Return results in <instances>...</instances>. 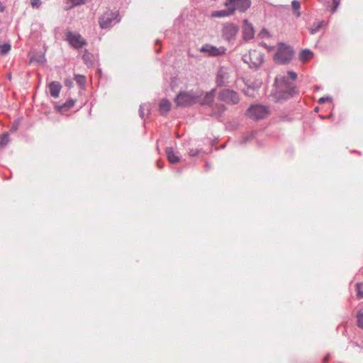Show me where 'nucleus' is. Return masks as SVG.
Wrapping results in <instances>:
<instances>
[{
    "label": "nucleus",
    "instance_id": "9b49d317",
    "mask_svg": "<svg viewBox=\"0 0 363 363\" xmlns=\"http://www.w3.org/2000/svg\"><path fill=\"white\" fill-rule=\"evenodd\" d=\"M243 37L246 40L252 39L255 35L254 28L247 20H244L242 28Z\"/></svg>",
    "mask_w": 363,
    "mask_h": 363
},
{
    "label": "nucleus",
    "instance_id": "aec40b11",
    "mask_svg": "<svg viewBox=\"0 0 363 363\" xmlns=\"http://www.w3.org/2000/svg\"><path fill=\"white\" fill-rule=\"evenodd\" d=\"M11 50L9 43L0 44V55H6Z\"/></svg>",
    "mask_w": 363,
    "mask_h": 363
},
{
    "label": "nucleus",
    "instance_id": "ddd939ff",
    "mask_svg": "<svg viewBox=\"0 0 363 363\" xmlns=\"http://www.w3.org/2000/svg\"><path fill=\"white\" fill-rule=\"evenodd\" d=\"M48 88L50 90V95L56 99L59 97L62 86L58 82H52L49 84Z\"/></svg>",
    "mask_w": 363,
    "mask_h": 363
},
{
    "label": "nucleus",
    "instance_id": "6ab92c4d",
    "mask_svg": "<svg viewBox=\"0 0 363 363\" xmlns=\"http://www.w3.org/2000/svg\"><path fill=\"white\" fill-rule=\"evenodd\" d=\"M291 6H292V8H293L296 16L299 17L301 16V13L299 11V9L301 8L300 2L296 0H294L292 1Z\"/></svg>",
    "mask_w": 363,
    "mask_h": 363
},
{
    "label": "nucleus",
    "instance_id": "cd10ccee",
    "mask_svg": "<svg viewBox=\"0 0 363 363\" xmlns=\"http://www.w3.org/2000/svg\"><path fill=\"white\" fill-rule=\"evenodd\" d=\"M288 75L290 77V78L295 81L297 78V74L296 73L294 72H288Z\"/></svg>",
    "mask_w": 363,
    "mask_h": 363
},
{
    "label": "nucleus",
    "instance_id": "bb28decb",
    "mask_svg": "<svg viewBox=\"0 0 363 363\" xmlns=\"http://www.w3.org/2000/svg\"><path fill=\"white\" fill-rule=\"evenodd\" d=\"M333 7L330 9V11L332 13H334L337 10V8L339 6L340 3L337 0H333Z\"/></svg>",
    "mask_w": 363,
    "mask_h": 363
},
{
    "label": "nucleus",
    "instance_id": "4be33fe9",
    "mask_svg": "<svg viewBox=\"0 0 363 363\" xmlns=\"http://www.w3.org/2000/svg\"><path fill=\"white\" fill-rule=\"evenodd\" d=\"M9 141V135L7 133H4L0 136V145L1 147L6 146Z\"/></svg>",
    "mask_w": 363,
    "mask_h": 363
},
{
    "label": "nucleus",
    "instance_id": "2eb2a0df",
    "mask_svg": "<svg viewBox=\"0 0 363 363\" xmlns=\"http://www.w3.org/2000/svg\"><path fill=\"white\" fill-rule=\"evenodd\" d=\"M74 104H75L74 100L69 99V100L67 101L65 104H63L62 105L56 106V108H57V110L60 112L64 113V112H66L68 110H69L72 107H73Z\"/></svg>",
    "mask_w": 363,
    "mask_h": 363
},
{
    "label": "nucleus",
    "instance_id": "0eeeda50",
    "mask_svg": "<svg viewBox=\"0 0 363 363\" xmlns=\"http://www.w3.org/2000/svg\"><path fill=\"white\" fill-rule=\"evenodd\" d=\"M218 98L228 104H237L240 101L238 93L230 89L222 90L219 92Z\"/></svg>",
    "mask_w": 363,
    "mask_h": 363
},
{
    "label": "nucleus",
    "instance_id": "20e7f679",
    "mask_svg": "<svg viewBox=\"0 0 363 363\" xmlns=\"http://www.w3.org/2000/svg\"><path fill=\"white\" fill-rule=\"evenodd\" d=\"M247 114L254 120H260L269 116V110L264 106L254 105L247 109Z\"/></svg>",
    "mask_w": 363,
    "mask_h": 363
},
{
    "label": "nucleus",
    "instance_id": "4468645a",
    "mask_svg": "<svg viewBox=\"0 0 363 363\" xmlns=\"http://www.w3.org/2000/svg\"><path fill=\"white\" fill-rule=\"evenodd\" d=\"M171 108V103L167 99H162L159 104V110L162 114L167 113Z\"/></svg>",
    "mask_w": 363,
    "mask_h": 363
},
{
    "label": "nucleus",
    "instance_id": "c756f323",
    "mask_svg": "<svg viewBox=\"0 0 363 363\" xmlns=\"http://www.w3.org/2000/svg\"><path fill=\"white\" fill-rule=\"evenodd\" d=\"M321 24H322V23H320L316 28H314V29L311 28V33L312 34L315 33L318 30V28L320 27Z\"/></svg>",
    "mask_w": 363,
    "mask_h": 363
},
{
    "label": "nucleus",
    "instance_id": "f03ea898",
    "mask_svg": "<svg viewBox=\"0 0 363 363\" xmlns=\"http://www.w3.org/2000/svg\"><path fill=\"white\" fill-rule=\"evenodd\" d=\"M120 21L119 12L118 11L107 9L99 18V24L101 29H106L112 26L113 23H118Z\"/></svg>",
    "mask_w": 363,
    "mask_h": 363
},
{
    "label": "nucleus",
    "instance_id": "f8f14e48",
    "mask_svg": "<svg viewBox=\"0 0 363 363\" xmlns=\"http://www.w3.org/2000/svg\"><path fill=\"white\" fill-rule=\"evenodd\" d=\"M228 78L229 74L226 69L224 68L220 69L218 72L216 78L217 85L220 86L225 85L227 83L229 82Z\"/></svg>",
    "mask_w": 363,
    "mask_h": 363
},
{
    "label": "nucleus",
    "instance_id": "a878e982",
    "mask_svg": "<svg viewBox=\"0 0 363 363\" xmlns=\"http://www.w3.org/2000/svg\"><path fill=\"white\" fill-rule=\"evenodd\" d=\"M91 0H74L73 2V6H79L81 4H85L89 2Z\"/></svg>",
    "mask_w": 363,
    "mask_h": 363
},
{
    "label": "nucleus",
    "instance_id": "393cba45",
    "mask_svg": "<svg viewBox=\"0 0 363 363\" xmlns=\"http://www.w3.org/2000/svg\"><path fill=\"white\" fill-rule=\"evenodd\" d=\"M30 4L33 8H38L41 5L40 0H30Z\"/></svg>",
    "mask_w": 363,
    "mask_h": 363
},
{
    "label": "nucleus",
    "instance_id": "a211bd4d",
    "mask_svg": "<svg viewBox=\"0 0 363 363\" xmlns=\"http://www.w3.org/2000/svg\"><path fill=\"white\" fill-rule=\"evenodd\" d=\"M215 96V90H212L210 92H207L201 103L202 105L211 104L214 99Z\"/></svg>",
    "mask_w": 363,
    "mask_h": 363
},
{
    "label": "nucleus",
    "instance_id": "dca6fc26",
    "mask_svg": "<svg viewBox=\"0 0 363 363\" xmlns=\"http://www.w3.org/2000/svg\"><path fill=\"white\" fill-rule=\"evenodd\" d=\"M166 154L168 160L171 163H177L179 162V157L175 155L172 147H167L166 149Z\"/></svg>",
    "mask_w": 363,
    "mask_h": 363
},
{
    "label": "nucleus",
    "instance_id": "6e6552de",
    "mask_svg": "<svg viewBox=\"0 0 363 363\" xmlns=\"http://www.w3.org/2000/svg\"><path fill=\"white\" fill-rule=\"evenodd\" d=\"M67 39L69 44L75 48H80L86 44V41L79 33L67 32Z\"/></svg>",
    "mask_w": 363,
    "mask_h": 363
},
{
    "label": "nucleus",
    "instance_id": "423d86ee",
    "mask_svg": "<svg viewBox=\"0 0 363 363\" xmlns=\"http://www.w3.org/2000/svg\"><path fill=\"white\" fill-rule=\"evenodd\" d=\"M245 61L251 67H258L262 64L264 57L261 52L252 50L249 52L248 56H245Z\"/></svg>",
    "mask_w": 363,
    "mask_h": 363
},
{
    "label": "nucleus",
    "instance_id": "1a4fd4ad",
    "mask_svg": "<svg viewBox=\"0 0 363 363\" xmlns=\"http://www.w3.org/2000/svg\"><path fill=\"white\" fill-rule=\"evenodd\" d=\"M238 32V27L234 23H226L223 28V36L228 40L233 39Z\"/></svg>",
    "mask_w": 363,
    "mask_h": 363
},
{
    "label": "nucleus",
    "instance_id": "39448f33",
    "mask_svg": "<svg viewBox=\"0 0 363 363\" xmlns=\"http://www.w3.org/2000/svg\"><path fill=\"white\" fill-rule=\"evenodd\" d=\"M174 101L178 106H188L197 101V96L191 92H181L177 96Z\"/></svg>",
    "mask_w": 363,
    "mask_h": 363
},
{
    "label": "nucleus",
    "instance_id": "473e14b6",
    "mask_svg": "<svg viewBox=\"0 0 363 363\" xmlns=\"http://www.w3.org/2000/svg\"><path fill=\"white\" fill-rule=\"evenodd\" d=\"M295 92L296 91H295L294 89H290V91H289L288 94H289V95L292 96Z\"/></svg>",
    "mask_w": 363,
    "mask_h": 363
},
{
    "label": "nucleus",
    "instance_id": "5701e85b",
    "mask_svg": "<svg viewBox=\"0 0 363 363\" xmlns=\"http://www.w3.org/2000/svg\"><path fill=\"white\" fill-rule=\"evenodd\" d=\"M357 325L358 326L363 329V311H359L357 315Z\"/></svg>",
    "mask_w": 363,
    "mask_h": 363
},
{
    "label": "nucleus",
    "instance_id": "72a5a7b5",
    "mask_svg": "<svg viewBox=\"0 0 363 363\" xmlns=\"http://www.w3.org/2000/svg\"><path fill=\"white\" fill-rule=\"evenodd\" d=\"M325 101V99L323 98H321L319 99L320 103H323Z\"/></svg>",
    "mask_w": 363,
    "mask_h": 363
},
{
    "label": "nucleus",
    "instance_id": "9d476101",
    "mask_svg": "<svg viewBox=\"0 0 363 363\" xmlns=\"http://www.w3.org/2000/svg\"><path fill=\"white\" fill-rule=\"evenodd\" d=\"M201 52H207L211 56H218L225 53V49L223 47L217 48L211 45H205L201 49Z\"/></svg>",
    "mask_w": 363,
    "mask_h": 363
},
{
    "label": "nucleus",
    "instance_id": "2f4dec72",
    "mask_svg": "<svg viewBox=\"0 0 363 363\" xmlns=\"http://www.w3.org/2000/svg\"><path fill=\"white\" fill-rule=\"evenodd\" d=\"M219 112H223L225 110V107L223 105L219 106Z\"/></svg>",
    "mask_w": 363,
    "mask_h": 363
},
{
    "label": "nucleus",
    "instance_id": "7c9ffc66",
    "mask_svg": "<svg viewBox=\"0 0 363 363\" xmlns=\"http://www.w3.org/2000/svg\"><path fill=\"white\" fill-rule=\"evenodd\" d=\"M250 90H251L252 92H254V91H255V90H254V89H250V88H249V89H247V91L246 92V94H250V95H251L252 96H254V94H253V93L250 94Z\"/></svg>",
    "mask_w": 363,
    "mask_h": 363
},
{
    "label": "nucleus",
    "instance_id": "f3484780",
    "mask_svg": "<svg viewBox=\"0 0 363 363\" xmlns=\"http://www.w3.org/2000/svg\"><path fill=\"white\" fill-rule=\"evenodd\" d=\"M313 53L308 49L303 50L300 53V60L306 62L313 57Z\"/></svg>",
    "mask_w": 363,
    "mask_h": 363
},
{
    "label": "nucleus",
    "instance_id": "c85d7f7f",
    "mask_svg": "<svg viewBox=\"0 0 363 363\" xmlns=\"http://www.w3.org/2000/svg\"><path fill=\"white\" fill-rule=\"evenodd\" d=\"M65 85L68 86V87H71L72 85V80H70V79H65Z\"/></svg>",
    "mask_w": 363,
    "mask_h": 363
},
{
    "label": "nucleus",
    "instance_id": "f257e3e1",
    "mask_svg": "<svg viewBox=\"0 0 363 363\" xmlns=\"http://www.w3.org/2000/svg\"><path fill=\"white\" fill-rule=\"evenodd\" d=\"M251 0H226L224 3L225 9L214 11L211 13L212 18H226L233 16L236 11L245 13L251 6Z\"/></svg>",
    "mask_w": 363,
    "mask_h": 363
},
{
    "label": "nucleus",
    "instance_id": "412c9836",
    "mask_svg": "<svg viewBox=\"0 0 363 363\" xmlns=\"http://www.w3.org/2000/svg\"><path fill=\"white\" fill-rule=\"evenodd\" d=\"M357 296L359 299L363 298V283H357L356 284Z\"/></svg>",
    "mask_w": 363,
    "mask_h": 363
},
{
    "label": "nucleus",
    "instance_id": "b1692460",
    "mask_svg": "<svg viewBox=\"0 0 363 363\" xmlns=\"http://www.w3.org/2000/svg\"><path fill=\"white\" fill-rule=\"evenodd\" d=\"M75 80L79 85H84L86 83V78L83 75H76Z\"/></svg>",
    "mask_w": 363,
    "mask_h": 363
},
{
    "label": "nucleus",
    "instance_id": "7ed1b4c3",
    "mask_svg": "<svg viewBox=\"0 0 363 363\" xmlns=\"http://www.w3.org/2000/svg\"><path fill=\"white\" fill-rule=\"evenodd\" d=\"M294 55V52L290 46L284 43H279L277 48V52L274 57L277 63L286 64L291 61Z\"/></svg>",
    "mask_w": 363,
    "mask_h": 363
}]
</instances>
